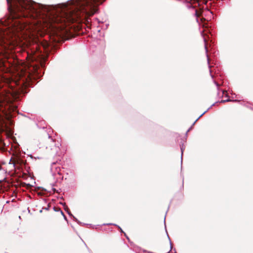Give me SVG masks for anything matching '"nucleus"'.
<instances>
[{
    "label": "nucleus",
    "instance_id": "1",
    "mask_svg": "<svg viewBox=\"0 0 253 253\" xmlns=\"http://www.w3.org/2000/svg\"><path fill=\"white\" fill-rule=\"evenodd\" d=\"M104 0H73L70 3L72 7L64 11L61 16H55L49 13L42 15L36 9V5L26 0L22 1V14L24 17L30 16L34 20L33 25L22 26V30L32 29L31 30L39 31L44 27L50 28L54 23L66 21L74 22L84 15H92L97 11V6Z\"/></svg>",
    "mask_w": 253,
    "mask_h": 253
},
{
    "label": "nucleus",
    "instance_id": "2",
    "mask_svg": "<svg viewBox=\"0 0 253 253\" xmlns=\"http://www.w3.org/2000/svg\"><path fill=\"white\" fill-rule=\"evenodd\" d=\"M13 22V20L12 19H10V20H8V24H11V26H15V24H16V22H15L14 23H12Z\"/></svg>",
    "mask_w": 253,
    "mask_h": 253
},
{
    "label": "nucleus",
    "instance_id": "3",
    "mask_svg": "<svg viewBox=\"0 0 253 253\" xmlns=\"http://www.w3.org/2000/svg\"><path fill=\"white\" fill-rule=\"evenodd\" d=\"M7 0V3L9 5H10L11 6H12V2H13H13L14 3L15 2V0ZM17 0H15V1H16Z\"/></svg>",
    "mask_w": 253,
    "mask_h": 253
},
{
    "label": "nucleus",
    "instance_id": "4",
    "mask_svg": "<svg viewBox=\"0 0 253 253\" xmlns=\"http://www.w3.org/2000/svg\"><path fill=\"white\" fill-rule=\"evenodd\" d=\"M205 49H206V52H207L208 50H207V46L206 44H205Z\"/></svg>",
    "mask_w": 253,
    "mask_h": 253
},
{
    "label": "nucleus",
    "instance_id": "5",
    "mask_svg": "<svg viewBox=\"0 0 253 253\" xmlns=\"http://www.w3.org/2000/svg\"><path fill=\"white\" fill-rule=\"evenodd\" d=\"M182 154L183 153V149L182 148H181Z\"/></svg>",
    "mask_w": 253,
    "mask_h": 253
}]
</instances>
